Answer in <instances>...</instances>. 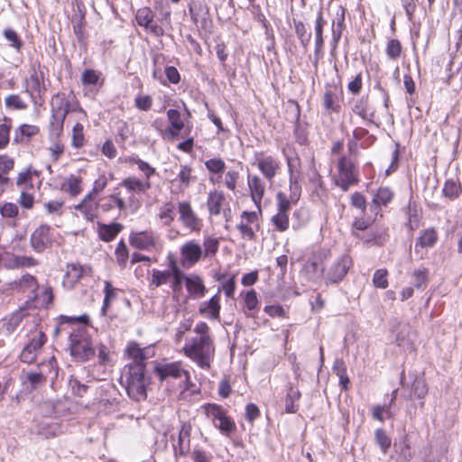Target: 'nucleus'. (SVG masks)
Returning <instances> with one entry per match:
<instances>
[{"instance_id":"f257e3e1","label":"nucleus","mask_w":462,"mask_h":462,"mask_svg":"<svg viewBox=\"0 0 462 462\" xmlns=\"http://www.w3.org/2000/svg\"><path fill=\"white\" fill-rule=\"evenodd\" d=\"M148 191V182L141 181L136 176L125 177L112 193L97 198L99 211L107 214L116 208L119 212H136L142 207L141 196Z\"/></svg>"},{"instance_id":"f03ea898","label":"nucleus","mask_w":462,"mask_h":462,"mask_svg":"<svg viewBox=\"0 0 462 462\" xmlns=\"http://www.w3.org/2000/svg\"><path fill=\"white\" fill-rule=\"evenodd\" d=\"M90 322L88 314L78 317L60 315L59 317L56 333L70 328L69 337V348L70 356L75 361L87 362L95 356L91 337L85 326Z\"/></svg>"},{"instance_id":"7ed1b4c3","label":"nucleus","mask_w":462,"mask_h":462,"mask_svg":"<svg viewBox=\"0 0 462 462\" xmlns=\"http://www.w3.org/2000/svg\"><path fill=\"white\" fill-rule=\"evenodd\" d=\"M194 336L186 339L180 352L203 370H209L216 356V344L209 326L199 321L193 328Z\"/></svg>"},{"instance_id":"20e7f679","label":"nucleus","mask_w":462,"mask_h":462,"mask_svg":"<svg viewBox=\"0 0 462 462\" xmlns=\"http://www.w3.org/2000/svg\"><path fill=\"white\" fill-rule=\"evenodd\" d=\"M184 110L186 112L187 118L178 109L170 108L166 112L168 120V125L165 128H162L158 121L155 120L152 126L159 132L162 139L167 141H176L180 137H185V140L177 144V149L185 153H191L195 145L194 136H191L192 125L189 122L186 123L191 114L186 104L183 102Z\"/></svg>"},{"instance_id":"39448f33","label":"nucleus","mask_w":462,"mask_h":462,"mask_svg":"<svg viewBox=\"0 0 462 462\" xmlns=\"http://www.w3.org/2000/svg\"><path fill=\"white\" fill-rule=\"evenodd\" d=\"M284 155L288 171L290 173V195L283 191H279L276 194V212L271 217L270 224L273 230L278 233H285L290 229V211L295 206L300 197L301 189L298 181L292 180L293 164L292 159L286 154V148L282 149Z\"/></svg>"},{"instance_id":"423d86ee","label":"nucleus","mask_w":462,"mask_h":462,"mask_svg":"<svg viewBox=\"0 0 462 462\" xmlns=\"http://www.w3.org/2000/svg\"><path fill=\"white\" fill-rule=\"evenodd\" d=\"M42 184L41 171L29 164L18 171L15 177V186L20 190L17 199L23 209L31 210L35 205V192Z\"/></svg>"},{"instance_id":"0eeeda50","label":"nucleus","mask_w":462,"mask_h":462,"mask_svg":"<svg viewBox=\"0 0 462 462\" xmlns=\"http://www.w3.org/2000/svg\"><path fill=\"white\" fill-rule=\"evenodd\" d=\"M205 168L208 173V180L213 185L223 186L231 193L238 191L241 174L237 170L226 171V164L220 157H212L205 161Z\"/></svg>"},{"instance_id":"6e6552de","label":"nucleus","mask_w":462,"mask_h":462,"mask_svg":"<svg viewBox=\"0 0 462 462\" xmlns=\"http://www.w3.org/2000/svg\"><path fill=\"white\" fill-rule=\"evenodd\" d=\"M146 368L141 365H125L120 377V383L125 388L128 396L136 402L147 398V385L150 378L145 374Z\"/></svg>"},{"instance_id":"1a4fd4ad","label":"nucleus","mask_w":462,"mask_h":462,"mask_svg":"<svg viewBox=\"0 0 462 462\" xmlns=\"http://www.w3.org/2000/svg\"><path fill=\"white\" fill-rule=\"evenodd\" d=\"M336 171L331 175V183L341 191L346 192L350 188L359 184V169L357 160L346 154H341L336 162Z\"/></svg>"},{"instance_id":"9d476101","label":"nucleus","mask_w":462,"mask_h":462,"mask_svg":"<svg viewBox=\"0 0 462 462\" xmlns=\"http://www.w3.org/2000/svg\"><path fill=\"white\" fill-rule=\"evenodd\" d=\"M205 415L214 427L226 437L232 436L236 431L235 420L228 415L227 411L220 404L215 402L205 403L202 406Z\"/></svg>"},{"instance_id":"9b49d317","label":"nucleus","mask_w":462,"mask_h":462,"mask_svg":"<svg viewBox=\"0 0 462 462\" xmlns=\"http://www.w3.org/2000/svg\"><path fill=\"white\" fill-rule=\"evenodd\" d=\"M94 269L90 264H82L79 262L68 263L62 277V287L68 291L74 290L79 284H84L93 278Z\"/></svg>"},{"instance_id":"f8f14e48","label":"nucleus","mask_w":462,"mask_h":462,"mask_svg":"<svg viewBox=\"0 0 462 462\" xmlns=\"http://www.w3.org/2000/svg\"><path fill=\"white\" fill-rule=\"evenodd\" d=\"M130 245L139 251L160 254L163 248L160 236L152 229L132 231L129 235Z\"/></svg>"},{"instance_id":"ddd939ff","label":"nucleus","mask_w":462,"mask_h":462,"mask_svg":"<svg viewBox=\"0 0 462 462\" xmlns=\"http://www.w3.org/2000/svg\"><path fill=\"white\" fill-rule=\"evenodd\" d=\"M263 209L256 211L244 210L239 215L238 222L236 226L240 237L247 241H256L257 233L261 229V219Z\"/></svg>"},{"instance_id":"4468645a","label":"nucleus","mask_w":462,"mask_h":462,"mask_svg":"<svg viewBox=\"0 0 462 462\" xmlns=\"http://www.w3.org/2000/svg\"><path fill=\"white\" fill-rule=\"evenodd\" d=\"M28 341L21 350L19 360L24 364H33L37 360L38 355L46 344L47 335L38 327L31 329L27 335Z\"/></svg>"},{"instance_id":"2eb2a0df","label":"nucleus","mask_w":462,"mask_h":462,"mask_svg":"<svg viewBox=\"0 0 462 462\" xmlns=\"http://www.w3.org/2000/svg\"><path fill=\"white\" fill-rule=\"evenodd\" d=\"M25 84L28 93L36 94L40 97L46 94L50 84L48 69L40 60H35L31 64L29 77L25 79Z\"/></svg>"},{"instance_id":"dca6fc26","label":"nucleus","mask_w":462,"mask_h":462,"mask_svg":"<svg viewBox=\"0 0 462 462\" xmlns=\"http://www.w3.org/2000/svg\"><path fill=\"white\" fill-rule=\"evenodd\" d=\"M206 207L210 217L222 215L226 222L231 219V207L223 189H213L208 193Z\"/></svg>"},{"instance_id":"f3484780","label":"nucleus","mask_w":462,"mask_h":462,"mask_svg":"<svg viewBox=\"0 0 462 462\" xmlns=\"http://www.w3.org/2000/svg\"><path fill=\"white\" fill-rule=\"evenodd\" d=\"M50 106L51 115L67 117L70 112H75L80 114L82 116V119L88 122V113L80 106L79 101L76 99L75 102L71 104L64 92L60 91L52 95L50 101Z\"/></svg>"},{"instance_id":"a211bd4d","label":"nucleus","mask_w":462,"mask_h":462,"mask_svg":"<svg viewBox=\"0 0 462 462\" xmlns=\"http://www.w3.org/2000/svg\"><path fill=\"white\" fill-rule=\"evenodd\" d=\"M375 219V217L374 219L366 218L365 217H356L351 225V235L356 238L362 239L365 245L378 246L383 245L388 240L389 236L387 232H376L365 236H360V232L368 229Z\"/></svg>"},{"instance_id":"6ab92c4d","label":"nucleus","mask_w":462,"mask_h":462,"mask_svg":"<svg viewBox=\"0 0 462 462\" xmlns=\"http://www.w3.org/2000/svg\"><path fill=\"white\" fill-rule=\"evenodd\" d=\"M344 102V91L340 82H328L324 87L322 106L328 115L339 114Z\"/></svg>"},{"instance_id":"aec40b11","label":"nucleus","mask_w":462,"mask_h":462,"mask_svg":"<svg viewBox=\"0 0 462 462\" xmlns=\"http://www.w3.org/2000/svg\"><path fill=\"white\" fill-rule=\"evenodd\" d=\"M254 162L263 177L273 181L282 170V162L277 155L268 153L266 151H256L254 154Z\"/></svg>"},{"instance_id":"412c9836","label":"nucleus","mask_w":462,"mask_h":462,"mask_svg":"<svg viewBox=\"0 0 462 462\" xmlns=\"http://www.w3.org/2000/svg\"><path fill=\"white\" fill-rule=\"evenodd\" d=\"M354 262L351 255L344 254L337 258L328 268L324 279L326 284H337L345 279Z\"/></svg>"},{"instance_id":"4be33fe9","label":"nucleus","mask_w":462,"mask_h":462,"mask_svg":"<svg viewBox=\"0 0 462 462\" xmlns=\"http://www.w3.org/2000/svg\"><path fill=\"white\" fill-rule=\"evenodd\" d=\"M179 219L183 227L189 233L199 234L203 227V220L193 209L191 202L189 200L180 201L177 206Z\"/></svg>"},{"instance_id":"5701e85b","label":"nucleus","mask_w":462,"mask_h":462,"mask_svg":"<svg viewBox=\"0 0 462 462\" xmlns=\"http://www.w3.org/2000/svg\"><path fill=\"white\" fill-rule=\"evenodd\" d=\"M395 192L388 186H380L373 193L371 199V208L374 213V217H383V211L386 209L394 200Z\"/></svg>"},{"instance_id":"b1692460","label":"nucleus","mask_w":462,"mask_h":462,"mask_svg":"<svg viewBox=\"0 0 462 462\" xmlns=\"http://www.w3.org/2000/svg\"><path fill=\"white\" fill-rule=\"evenodd\" d=\"M53 242L52 229L47 224L40 225L30 236V245L36 253H42L51 247Z\"/></svg>"},{"instance_id":"393cba45","label":"nucleus","mask_w":462,"mask_h":462,"mask_svg":"<svg viewBox=\"0 0 462 462\" xmlns=\"http://www.w3.org/2000/svg\"><path fill=\"white\" fill-rule=\"evenodd\" d=\"M135 21L140 27L155 37L164 35V29L154 21V14L148 6L137 9L135 13Z\"/></svg>"},{"instance_id":"a878e982","label":"nucleus","mask_w":462,"mask_h":462,"mask_svg":"<svg viewBox=\"0 0 462 462\" xmlns=\"http://www.w3.org/2000/svg\"><path fill=\"white\" fill-rule=\"evenodd\" d=\"M180 262L184 267H191L203 259L202 246L195 240L185 242L180 248Z\"/></svg>"},{"instance_id":"bb28decb","label":"nucleus","mask_w":462,"mask_h":462,"mask_svg":"<svg viewBox=\"0 0 462 462\" xmlns=\"http://www.w3.org/2000/svg\"><path fill=\"white\" fill-rule=\"evenodd\" d=\"M246 181L251 200L256 209L262 208L263 199L266 192L264 178L258 174H248Z\"/></svg>"},{"instance_id":"cd10ccee","label":"nucleus","mask_w":462,"mask_h":462,"mask_svg":"<svg viewBox=\"0 0 462 462\" xmlns=\"http://www.w3.org/2000/svg\"><path fill=\"white\" fill-rule=\"evenodd\" d=\"M11 289L19 293H27L31 300L38 298L39 282L35 276L25 273L10 283Z\"/></svg>"},{"instance_id":"c85d7f7f","label":"nucleus","mask_w":462,"mask_h":462,"mask_svg":"<svg viewBox=\"0 0 462 462\" xmlns=\"http://www.w3.org/2000/svg\"><path fill=\"white\" fill-rule=\"evenodd\" d=\"M97 198L91 194H86L79 204L75 206V210L79 212L87 222H95L99 218V208L97 206Z\"/></svg>"},{"instance_id":"c756f323","label":"nucleus","mask_w":462,"mask_h":462,"mask_svg":"<svg viewBox=\"0 0 462 462\" xmlns=\"http://www.w3.org/2000/svg\"><path fill=\"white\" fill-rule=\"evenodd\" d=\"M185 371L181 361L162 363L154 366V374L161 382L170 378L180 379Z\"/></svg>"},{"instance_id":"7c9ffc66","label":"nucleus","mask_w":462,"mask_h":462,"mask_svg":"<svg viewBox=\"0 0 462 462\" xmlns=\"http://www.w3.org/2000/svg\"><path fill=\"white\" fill-rule=\"evenodd\" d=\"M41 128L36 125L22 124L14 129L13 143L17 145H29L40 134Z\"/></svg>"},{"instance_id":"2f4dec72","label":"nucleus","mask_w":462,"mask_h":462,"mask_svg":"<svg viewBox=\"0 0 462 462\" xmlns=\"http://www.w3.org/2000/svg\"><path fill=\"white\" fill-rule=\"evenodd\" d=\"M125 356L130 361L125 365H141L146 368V347H142L139 343L135 341H129L125 349Z\"/></svg>"},{"instance_id":"473e14b6","label":"nucleus","mask_w":462,"mask_h":462,"mask_svg":"<svg viewBox=\"0 0 462 462\" xmlns=\"http://www.w3.org/2000/svg\"><path fill=\"white\" fill-rule=\"evenodd\" d=\"M220 289L208 300L203 301L199 308V313L211 320L220 319Z\"/></svg>"},{"instance_id":"72a5a7b5","label":"nucleus","mask_w":462,"mask_h":462,"mask_svg":"<svg viewBox=\"0 0 462 462\" xmlns=\"http://www.w3.org/2000/svg\"><path fill=\"white\" fill-rule=\"evenodd\" d=\"M123 228L124 226L118 222H111L109 224L97 222V234L101 241L109 243L116 239Z\"/></svg>"},{"instance_id":"f704fd0d","label":"nucleus","mask_w":462,"mask_h":462,"mask_svg":"<svg viewBox=\"0 0 462 462\" xmlns=\"http://www.w3.org/2000/svg\"><path fill=\"white\" fill-rule=\"evenodd\" d=\"M122 162L128 165H134L135 164L138 168V170L143 172L144 179H141V181L143 182H148L149 184V190L152 188L151 183V178L154 176L156 172V169L150 165L148 162L143 161L136 155L127 156L122 159Z\"/></svg>"},{"instance_id":"c9c22d12","label":"nucleus","mask_w":462,"mask_h":462,"mask_svg":"<svg viewBox=\"0 0 462 462\" xmlns=\"http://www.w3.org/2000/svg\"><path fill=\"white\" fill-rule=\"evenodd\" d=\"M185 287L189 295L194 299L202 298L207 292L204 281L201 276L191 273L185 279Z\"/></svg>"},{"instance_id":"e433bc0d","label":"nucleus","mask_w":462,"mask_h":462,"mask_svg":"<svg viewBox=\"0 0 462 462\" xmlns=\"http://www.w3.org/2000/svg\"><path fill=\"white\" fill-rule=\"evenodd\" d=\"M169 268L171 269V289L173 294H180L182 291V282H185V279L188 275L180 270L177 262L171 259L169 262Z\"/></svg>"},{"instance_id":"4c0bfd02","label":"nucleus","mask_w":462,"mask_h":462,"mask_svg":"<svg viewBox=\"0 0 462 462\" xmlns=\"http://www.w3.org/2000/svg\"><path fill=\"white\" fill-rule=\"evenodd\" d=\"M309 184L311 190V196L320 200L328 198V189L321 174L314 171L309 179Z\"/></svg>"},{"instance_id":"58836bf2","label":"nucleus","mask_w":462,"mask_h":462,"mask_svg":"<svg viewBox=\"0 0 462 462\" xmlns=\"http://www.w3.org/2000/svg\"><path fill=\"white\" fill-rule=\"evenodd\" d=\"M353 112L369 124H374L375 112L371 111L367 97H362L355 101Z\"/></svg>"},{"instance_id":"ea45409f","label":"nucleus","mask_w":462,"mask_h":462,"mask_svg":"<svg viewBox=\"0 0 462 462\" xmlns=\"http://www.w3.org/2000/svg\"><path fill=\"white\" fill-rule=\"evenodd\" d=\"M346 9L342 5L337 6L336 15L332 21V37L335 46L337 44L346 28Z\"/></svg>"},{"instance_id":"a19ab883","label":"nucleus","mask_w":462,"mask_h":462,"mask_svg":"<svg viewBox=\"0 0 462 462\" xmlns=\"http://www.w3.org/2000/svg\"><path fill=\"white\" fill-rule=\"evenodd\" d=\"M61 189L72 198L79 196L83 190V178L73 174L69 175L64 180Z\"/></svg>"},{"instance_id":"79ce46f5","label":"nucleus","mask_w":462,"mask_h":462,"mask_svg":"<svg viewBox=\"0 0 462 462\" xmlns=\"http://www.w3.org/2000/svg\"><path fill=\"white\" fill-rule=\"evenodd\" d=\"M189 13L192 23L198 25L206 20L208 14V7L203 1H192L189 4Z\"/></svg>"},{"instance_id":"37998d69","label":"nucleus","mask_w":462,"mask_h":462,"mask_svg":"<svg viewBox=\"0 0 462 462\" xmlns=\"http://www.w3.org/2000/svg\"><path fill=\"white\" fill-rule=\"evenodd\" d=\"M81 84L85 87H98L102 88L105 83V78L102 72L94 69H86L81 73Z\"/></svg>"},{"instance_id":"c03bdc74","label":"nucleus","mask_w":462,"mask_h":462,"mask_svg":"<svg viewBox=\"0 0 462 462\" xmlns=\"http://www.w3.org/2000/svg\"><path fill=\"white\" fill-rule=\"evenodd\" d=\"M439 239V235L435 227H429L423 230L416 240L415 251L418 248L433 247Z\"/></svg>"},{"instance_id":"a18cd8bd","label":"nucleus","mask_w":462,"mask_h":462,"mask_svg":"<svg viewBox=\"0 0 462 462\" xmlns=\"http://www.w3.org/2000/svg\"><path fill=\"white\" fill-rule=\"evenodd\" d=\"M66 117L58 115L50 116L48 124V139L61 138L64 133Z\"/></svg>"},{"instance_id":"49530a36","label":"nucleus","mask_w":462,"mask_h":462,"mask_svg":"<svg viewBox=\"0 0 462 462\" xmlns=\"http://www.w3.org/2000/svg\"><path fill=\"white\" fill-rule=\"evenodd\" d=\"M38 264V260L33 256L13 254L9 263L6 264V268L10 270L32 268Z\"/></svg>"},{"instance_id":"de8ad7c7","label":"nucleus","mask_w":462,"mask_h":462,"mask_svg":"<svg viewBox=\"0 0 462 462\" xmlns=\"http://www.w3.org/2000/svg\"><path fill=\"white\" fill-rule=\"evenodd\" d=\"M384 51L387 59L393 61L405 56L403 45L401 41L396 38L387 40Z\"/></svg>"},{"instance_id":"09e8293b","label":"nucleus","mask_w":462,"mask_h":462,"mask_svg":"<svg viewBox=\"0 0 462 462\" xmlns=\"http://www.w3.org/2000/svg\"><path fill=\"white\" fill-rule=\"evenodd\" d=\"M87 143L85 127L80 122H76L71 129L70 145L72 148L79 150Z\"/></svg>"},{"instance_id":"8fccbe9b","label":"nucleus","mask_w":462,"mask_h":462,"mask_svg":"<svg viewBox=\"0 0 462 462\" xmlns=\"http://www.w3.org/2000/svg\"><path fill=\"white\" fill-rule=\"evenodd\" d=\"M196 176L193 175V169L189 164H181L180 171L173 181L178 182L181 190L188 189L195 180Z\"/></svg>"},{"instance_id":"3c124183","label":"nucleus","mask_w":462,"mask_h":462,"mask_svg":"<svg viewBox=\"0 0 462 462\" xmlns=\"http://www.w3.org/2000/svg\"><path fill=\"white\" fill-rule=\"evenodd\" d=\"M410 395L409 400L413 398H417L420 400H423L429 393V386L424 377L416 376L413 382L410 386Z\"/></svg>"},{"instance_id":"603ef678","label":"nucleus","mask_w":462,"mask_h":462,"mask_svg":"<svg viewBox=\"0 0 462 462\" xmlns=\"http://www.w3.org/2000/svg\"><path fill=\"white\" fill-rule=\"evenodd\" d=\"M190 439L189 430L180 431L177 444L173 445L174 456L176 457H185L189 451Z\"/></svg>"},{"instance_id":"864d4df0","label":"nucleus","mask_w":462,"mask_h":462,"mask_svg":"<svg viewBox=\"0 0 462 462\" xmlns=\"http://www.w3.org/2000/svg\"><path fill=\"white\" fill-rule=\"evenodd\" d=\"M332 371L338 377L339 385L341 386L342 390H348L350 380L347 375V369L344 360L336 359L332 366Z\"/></svg>"},{"instance_id":"5fc2aeb1","label":"nucleus","mask_w":462,"mask_h":462,"mask_svg":"<svg viewBox=\"0 0 462 462\" xmlns=\"http://www.w3.org/2000/svg\"><path fill=\"white\" fill-rule=\"evenodd\" d=\"M104 294L105 296L100 311L102 316H106L112 301L117 298V289L112 285L111 282L105 281Z\"/></svg>"},{"instance_id":"6e6d98bb","label":"nucleus","mask_w":462,"mask_h":462,"mask_svg":"<svg viewBox=\"0 0 462 462\" xmlns=\"http://www.w3.org/2000/svg\"><path fill=\"white\" fill-rule=\"evenodd\" d=\"M171 279V269L169 270H159L152 269L151 273V278L149 279V287L152 290H155L164 284H166Z\"/></svg>"},{"instance_id":"4d7b16f0","label":"nucleus","mask_w":462,"mask_h":462,"mask_svg":"<svg viewBox=\"0 0 462 462\" xmlns=\"http://www.w3.org/2000/svg\"><path fill=\"white\" fill-rule=\"evenodd\" d=\"M157 217L166 226H171L175 220V206L171 201L163 203L157 214Z\"/></svg>"},{"instance_id":"13d9d810","label":"nucleus","mask_w":462,"mask_h":462,"mask_svg":"<svg viewBox=\"0 0 462 462\" xmlns=\"http://www.w3.org/2000/svg\"><path fill=\"white\" fill-rule=\"evenodd\" d=\"M412 284L417 290H425L430 282V271L426 267L415 269L411 273Z\"/></svg>"},{"instance_id":"bf43d9fd","label":"nucleus","mask_w":462,"mask_h":462,"mask_svg":"<svg viewBox=\"0 0 462 462\" xmlns=\"http://www.w3.org/2000/svg\"><path fill=\"white\" fill-rule=\"evenodd\" d=\"M220 239L211 236H205L202 245L203 259L213 258L218 252Z\"/></svg>"},{"instance_id":"052dcab7","label":"nucleus","mask_w":462,"mask_h":462,"mask_svg":"<svg viewBox=\"0 0 462 462\" xmlns=\"http://www.w3.org/2000/svg\"><path fill=\"white\" fill-rule=\"evenodd\" d=\"M79 14L73 18V31L76 36L79 39L84 35L85 25H86V9L83 3H79L78 5Z\"/></svg>"},{"instance_id":"680f3d73","label":"nucleus","mask_w":462,"mask_h":462,"mask_svg":"<svg viewBox=\"0 0 462 462\" xmlns=\"http://www.w3.org/2000/svg\"><path fill=\"white\" fill-rule=\"evenodd\" d=\"M301 397V393L299 389L290 387L286 398H285V412L286 413H296L299 410L298 402Z\"/></svg>"},{"instance_id":"e2e57ef3","label":"nucleus","mask_w":462,"mask_h":462,"mask_svg":"<svg viewBox=\"0 0 462 462\" xmlns=\"http://www.w3.org/2000/svg\"><path fill=\"white\" fill-rule=\"evenodd\" d=\"M462 192V187L457 180L449 179L444 183L442 194L449 200L457 199Z\"/></svg>"},{"instance_id":"0e129e2a","label":"nucleus","mask_w":462,"mask_h":462,"mask_svg":"<svg viewBox=\"0 0 462 462\" xmlns=\"http://www.w3.org/2000/svg\"><path fill=\"white\" fill-rule=\"evenodd\" d=\"M50 146L48 147L49 155L52 162H57L65 152L66 145L61 138L49 139Z\"/></svg>"},{"instance_id":"69168bd1","label":"nucleus","mask_w":462,"mask_h":462,"mask_svg":"<svg viewBox=\"0 0 462 462\" xmlns=\"http://www.w3.org/2000/svg\"><path fill=\"white\" fill-rule=\"evenodd\" d=\"M396 452L398 454L396 458L398 462H409L412 459L413 451L407 436L396 446Z\"/></svg>"},{"instance_id":"338daca9","label":"nucleus","mask_w":462,"mask_h":462,"mask_svg":"<svg viewBox=\"0 0 462 462\" xmlns=\"http://www.w3.org/2000/svg\"><path fill=\"white\" fill-rule=\"evenodd\" d=\"M353 138L356 142L361 141L360 146L362 148H368L376 140L374 135L369 134L368 130L361 126H357L353 130Z\"/></svg>"},{"instance_id":"774afa93","label":"nucleus","mask_w":462,"mask_h":462,"mask_svg":"<svg viewBox=\"0 0 462 462\" xmlns=\"http://www.w3.org/2000/svg\"><path fill=\"white\" fill-rule=\"evenodd\" d=\"M11 130L12 119L5 116L2 121H0V150H4L8 146Z\"/></svg>"}]
</instances>
